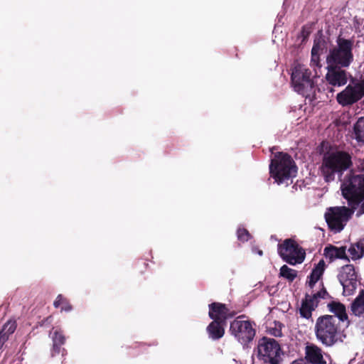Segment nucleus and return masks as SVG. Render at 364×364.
Masks as SVG:
<instances>
[{
	"mask_svg": "<svg viewBox=\"0 0 364 364\" xmlns=\"http://www.w3.org/2000/svg\"><path fill=\"white\" fill-rule=\"evenodd\" d=\"M341 190L348 205L358 209L356 216L364 214V175L350 172L342 181Z\"/></svg>",
	"mask_w": 364,
	"mask_h": 364,
	"instance_id": "obj_1",
	"label": "nucleus"
},
{
	"mask_svg": "<svg viewBox=\"0 0 364 364\" xmlns=\"http://www.w3.org/2000/svg\"><path fill=\"white\" fill-rule=\"evenodd\" d=\"M314 331L317 340L327 347L343 342L346 337L341 324L333 315L319 316L316 319Z\"/></svg>",
	"mask_w": 364,
	"mask_h": 364,
	"instance_id": "obj_2",
	"label": "nucleus"
},
{
	"mask_svg": "<svg viewBox=\"0 0 364 364\" xmlns=\"http://www.w3.org/2000/svg\"><path fill=\"white\" fill-rule=\"evenodd\" d=\"M351 166V156L348 153L336 151L323 156L321 169L325 181L331 182L335 180L336 176L341 178L343 172Z\"/></svg>",
	"mask_w": 364,
	"mask_h": 364,
	"instance_id": "obj_3",
	"label": "nucleus"
},
{
	"mask_svg": "<svg viewBox=\"0 0 364 364\" xmlns=\"http://www.w3.org/2000/svg\"><path fill=\"white\" fill-rule=\"evenodd\" d=\"M296 167L291 156L282 152H277L271 160L269 173L274 181L279 184L289 183L296 176Z\"/></svg>",
	"mask_w": 364,
	"mask_h": 364,
	"instance_id": "obj_4",
	"label": "nucleus"
},
{
	"mask_svg": "<svg viewBox=\"0 0 364 364\" xmlns=\"http://www.w3.org/2000/svg\"><path fill=\"white\" fill-rule=\"evenodd\" d=\"M353 41L341 36L336 40V46L330 49L326 63L331 66L348 68L353 61Z\"/></svg>",
	"mask_w": 364,
	"mask_h": 364,
	"instance_id": "obj_5",
	"label": "nucleus"
},
{
	"mask_svg": "<svg viewBox=\"0 0 364 364\" xmlns=\"http://www.w3.org/2000/svg\"><path fill=\"white\" fill-rule=\"evenodd\" d=\"M282 349L274 338L263 337L259 340L257 348V357L264 364H281Z\"/></svg>",
	"mask_w": 364,
	"mask_h": 364,
	"instance_id": "obj_6",
	"label": "nucleus"
},
{
	"mask_svg": "<svg viewBox=\"0 0 364 364\" xmlns=\"http://www.w3.org/2000/svg\"><path fill=\"white\" fill-rule=\"evenodd\" d=\"M311 75V71L304 65H297L291 73V79L294 90L306 97L314 94L316 90Z\"/></svg>",
	"mask_w": 364,
	"mask_h": 364,
	"instance_id": "obj_7",
	"label": "nucleus"
},
{
	"mask_svg": "<svg viewBox=\"0 0 364 364\" xmlns=\"http://www.w3.org/2000/svg\"><path fill=\"white\" fill-rule=\"evenodd\" d=\"M357 209L346 206H336L328 208L325 213L328 228L334 232H341Z\"/></svg>",
	"mask_w": 364,
	"mask_h": 364,
	"instance_id": "obj_8",
	"label": "nucleus"
},
{
	"mask_svg": "<svg viewBox=\"0 0 364 364\" xmlns=\"http://www.w3.org/2000/svg\"><path fill=\"white\" fill-rule=\"evenodd\" d=\"M244 318L245 316L242 315L233 320L230 323V331L237 341L245 346L253 340L255 330L252 322Z\"/></svg>",
	"mask_w": 364,
	"mask_h": 364,
	"instance_id": "obj_9",
	"label": "nucleus"
},
{
	"mask_svg": "<svg viewBox=\"0 0 364 364\" xmlns=\"http://www.w3.org/2000/svg\"><path fill=\"white\" fill-rule=\"evenodd\" d=\"M278 254L284 262L291 265L301 264L305 259L304 250L291 239H286L278 245Z\"/></svg>",
	"mask_w": 364,
	"mask_h": 364,
	"instance_id": "obj_10",
	"label": "nucleus"
},
{
	"mask_svg": "<svg viewBox=\"0 0 364 364\" xmlns=\"http://www.w3.org/2000/svg\"><path fill=\"white\" fill-rule=\"evenodd\" d=\"M358 273L353 264L343 266L338 274V279L343 287L345 296L352 295L359 283Z\"/></svg>",
	"mask_w": 364,
	"mask_h": 364,
	"instance_id": "obj_11",
	"label": "nucleus"
},
{
	"mask_svg": "<svg viewBox=\"0 0 364 364\" xmlns=\"http://www.w3.org/2000/svg\"><path fill=\"white\" fill-rule=\"evenodd\" d=\"M328 295V294L324 288L313 295L306 294L299 309L301 316L306 319L311 318L312 311L318 306L319 299H325Z\"/></svg>",
	"mask_w": 364,
	"mask_h": 364,
	"instance_id": "obj_12",
	"label": "nucleus"
},
{
	"mask_svg": "<svg viewBox=\"0 0 364 364\" xmlns=\"http://www.w3.org/2000/svg\"><path fill=\"white\" fill-rule=\"evenodd\" d=\"M342 68L327 65L326 69L328 71L326 75V80L329 85L334 87H341L347 83L349 75Z\"/></svg>",
	"mask_w": 364,
	"mask_h": 364,
	"instance_id": "obj_13",
	"label": "nucleus"
},
{
	"mask_svg": "<svg viewBox=\"0 0 364 364\" xmlns=\"http://www.w3.org/2000/svg\"><path fill=\"white\" fill-rule=\"evenodd\" d=\"M225 304L213 302L209 304V316L213 321L225 323L228 318L233 316Z\"/></svg>",
	"mask_w": 364,
	"mask_h": 364,
	"instance_id": "obj_14",
	"label": "nucleus"
},
{
	"mask_svg": "<svg viewBox=\"0 0 364 364\" xmlns=\"http://www.w3.org/2000/svg\"><path fill=\"white\" fill-rule=\"evenodd\" d=\"M327 307L328 310L333 313V316L338 320L339 323L346 322V327H348L350 324L348 316L346 313V309L344 304L339 301H332L328 304Z\"/></svg>",
	"mask_w": 364,
	"mask_h": 364,
	"instance_id": "obj_15",
	"label": "nucleus"
},
{
	"mask_svg": "<svg viewBox=\"0 0 364 364\" xmlns=\"http://www.w3.org/2000/svg\"><path fill=\"white\" fill-rule=\"evenodd\" d=\"M323 255L326 259H329L330 262H333L336 259H342L349 261V259L346 255V247L343 246L338 247L332 245H329L324 248Z\"/></svg>",
	"mask_w": 364,
	"mask_h": 364,
	"instance_id": "obj_16",
	"label": "nucleus"
},
{
	"mask_svg": "<svg viewBox=\"0 0 364 364\" xmlns=\"http://www.w3.org/2000/svg\"><path fill=\"white\" fill-rule=\"evenodd\" d=\"M350 309L351 315L364 319V290H361L352 301Z\"/></svg>",
	"mask_w": 364,
	"mask_h": 364,
	"instance_id": "obj_17",
	"label": "nucleus"
},
{
	"mask_svg": "<svg viewBox=\"0 0 364 364\" xmlns=\"http://www.w3.org/2000/svg\"><path fill=\"white\" fill-rule=\"evenodd\" d=\"M306 359L313 364H326L321 348L314 345L306 346Z\"/></svg>",
	"mask_w": 364,
	"mask_h": 364,
	"instance_id": "obj_18",
	"label": "nucleus"
},
{
	"mask_svg": "<svg viewBox=\"0 0 364 364\" xmlns=\"http://www.w3.org/2000/svg\"><path fill=\"white\" fill-rule=\"evenodd\" d=\"M322 50L321 46L319 43L314 42L313 48L311 49V66L314 70L315 77L318 76V70H320L321 68V65L320 63V57L319 53L320 50Z\"/></svg>",
	"mask_w": 364,
	"mask_h": 364,
	"instance_id": "obj_19",
	"label": "nucleus"
},
{
	"mask_svg": "<svg viewBox=\"0 0 364 364\" xmlns=\"http://www.w3.org/2000/svg\"><path fill=\"white\" fill-rule=\"evenodd\" d=\"M223 324L217 321H213L207 327L209 337L213 340H218L222 338L225 333Z\"/></svg>",
	"mask_w": 364,
	"mask_h": 364,
	"instance_id": "obj_20",
	"label": "nucleus"
},
{
	"mask_svg": "<svg viewBox=\"0 0 364 364\" xmlns=\"http://www.w3.org/2000/svg\"><path fill=\"white\" fill-rule=\"evenodd\" d=\"M325 268V262L323 260H320L316 266L313 269L309 277V286L312 288L315 284L318 281V279L322 276Z\"/></svg>",
	"mask_w": 364,
	"mask_h": 364,
	"instance_id": "obj_21",
	"label": "nucleus"
},
{
	"mask_svg": "<svg viewBox=\"0 0 364 364\" xmlns=\"http://www.w3.org/2000/svg\"><path fill=\"white\" fill-rule=\"evenodd\" d=\"M348 251L353 260L360 259L364 255V238L352 244Z\"/></svg>",
	"mask_w": 364,
	"mask_h": 364,
	"instance_id": "obj_22",
	"label": "nucleus"
},
{
	"mask_svg": "<svg viewBox=\"0 0 364 364\" xmlns=\"http://www.w3.org/2000/svg\"><path fill=\"white\" fill-rule=\"evenodd\" d=\"M279 276L285 278L289 282H293L297 277V271L284 264L280 268Z\"/></svg>",
	"mask_w": 364,
	"mask_h": 364,
	"instance_id": "obj_23",
	"label": "nucleus"
},
{
	"mask_svg": "<svg viewBox=\"0 0 364 364\" xmlns=\"http://www.w3.org/2000/svg\"><path fill=\"white\" fill-rule=\"evenodd\" d=\"M355 138L358 141L364 143V118H360L354 125Z\"/></svg>",
	"mask_w": 364,
	"mask_h": 364,
	"instance_id": "obj_24",
	"label": "nucleus"
},
{
	"mask_svg": "<svg viewBox=\"0 0 364 364\" xmlns=\"http://www.w3.org/2000/svg\"><path fill=\"white\" fill-rule=\"evenodd\" d=\"M53 348L55 350H59L60 346L65 342V336L59 331H55L53 336Z\"/></svg>",
	"mask_w": 364,
	"mask_h": 364,
	"instance_id": "obj_25",
	"label": "nucleus"
},
{
	"mask_svg": "<svg viewBox=\"0 0 364 364\" xmlns=\"http://www.w3.org/2000/svg\"><path fill=\"white\" fill-rule=\"evenodd\" d=\"M237 239L242 242H247L250 238V234L243 228H238L237 230Z\"/></svg>",
	"mask_w": 364,
	"mask_h": 364,
	"instance_id": "obj_26",
	"label": "nucleus"
},
{
	"mask_svg": "<svg viewBox=\"0 0 364 364\" xmlns=\"http://www.w3.org/2000/svg\"><path fill=\"white\" fill-rule=\"evenodd\" d=\"M16 328V325L15 321H8L6 324H4L2 330L6 331L7 334L11 335L15 331Z\"/></svg>",
	"mask_w": 364,
	"mask_h": 364,
	"instance_id": "obj_27",
	"label": "nucleus"
},
{
	"mask_svg": "<svg viewBox=\"0 0 364 364\" xmlns=\"http://www.w3.org/2000/svg\"><path fill=\"white\" fill-rule=\"evenodd\" d=\"M9 335L6 333V331H4L1 330L0 331V343L1 345L3 346L4 343L8 340Z\"/></svg>",
	"mask_w": 364,
	"mask_h": 364,
	"instance_id": "obj_28",
	"label": "nucleus"
},
{
	"mask_svg": "<svg viewBox=\"0 0 364 364\" xmlns=\"http://www.w3.org/2000/svg\"><path fill=\"white\" fill-rule=\"evenodd\" d=\"M64 299L61 294H59L53 303L54 306L58 308L63 303Z\"/></svg>",
	"mask_w": 364,
	"mask_h": 364,
	"instance_id": "obj_29",
	"label": "nucleus"
},
{
	"mask_svg": "<svg viewBox=\"0 0 364 364\" xmlns=\"http://www.w3.org/2000/svg\"><path fill=\"white\" fill-rule=\"evenodd\" d=\"M72 310L71 305L65 299L63 300V303L62 304L61 311H70Z\"/></svg>",
	"mask_w": 364,
	"mask_h": 364,
	"instance_id": "obj_30",
	"label": "nucleus"
},
{
	"mask_svg": "<svg viewBox=\"0 0 364 364\" xmlns=\"http://www.w3.org/2000/svg\"><path fill=\"white\" fill-rule=\"evenodd\" d=\"M270 333L275 337H280L282 336L281 328H274L270 330Z\"/></svg>",
	"mask_w": 364,
	"mask_h": 364,
	"instance_id": "obj_31",
	"label": "nucleus"
},
{
	"mask_svg": "<svg viewBox=\"0 0 364 364\" xmlns=\"http://www.w3.org/2000/svg\"><path fill=\"white\" fill-rule=\"evenodd\" d=\"M291 364H309L306 361L301 359V360H296L291 363Z\"/></svg>",
	"mask_w": 364,
	"mask_h": 364,
	"instance_id": "obj_32",
	"label": "nucleus"
},
{
	"mask_svg": "<svg viewBox=\"0 0 364 364\" xmlns=\"http://www.w3.org/2000/svg\"><path fill=\"white\" fill-rule=\"evenodd\" d=\"M257 254L259 255V256H262L263 255V252L262 250H258L257 252Z\"/></svg>",
	"mask_w": 364,
	"mask_h": 364,
	"instance_id": "obj_33",
	"label": "nucleus"
}]
</instances>
